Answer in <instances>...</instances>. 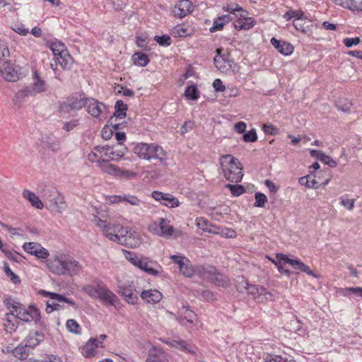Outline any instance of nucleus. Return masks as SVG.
I'll list each match as a JSON object with an SVG mask.
<instances>
[{"label": "nucleus", "mask_w": 362, "mask_h": 362, "mask_svg": "<svg viewBox=\"0 0 362 362\" xmlns=\"http://www.w3.org/2000/svg\"><path fill=\"white\" fill-rule=\"evenodd\" d=\"M47 266L50 272L57 275H78L82 271V266L72 257L64 254L56 255L49 259Z\"/></svg>", "instance_id": "obj_1"}, {"label": "nucleus", "mask_w": 362, "mask_h": 362, "mask_svg": "<svg viewBox=\"0 0 362 362\" xmlns=\"http://www.w3.org/2000/svg\"><path fill=\"white\" fill-rule=\"evenodd\" d=\"M220 165L224 177L231 182H240L243 177V167L238 158L231 154L220 158Z\"/></svg>", "instance_id": "obj_2"}, {"label": "nucleus", "mask_w": 362, "mask_h": 362, "mask_svg": "<svg viewBox=\"0 0 362 362\" xmlns=\"http://www.w3.org/2000/svg\"><path fill=\"white\" fill-rule=\"evenodd\" d=\"M134 152L139 158L148 161L158 160L163 163L167 160V152L155 143H138L134 148Z\"/></svg>", "instance_id": "obj_3"}, {"label": "nucleus", "mask_w": 362, "mask_h": 362, "mask_svg": "<svg viewBox=\"0 0 362 362\" xmlns=\"http://www.w3.org/2000/svg\"><path fill=\"white\" fill-rule=\"evenodd\" d=\"M96 226L98 227L105 236L110 240L117 243L119 235L124 230V226L119 223H112L106 221L101 220L99 217L95 216L93 219Z\"/></svg>", "instance_id": "obj_4"}, {"label": "nucleus", "mask_w": 362, "mask_h": 362, "mask_svg": "<svg viewBox=\"0 0 362 362\" xmlns=\"http://www.w3.org/2000/svg\"><path fill=\"white\" fill-rule=\"evenodd\" d=\"M87 112L99 120L105 119L107 115V107L103 103L93 98H88L86 106Z\"/></svg>", "instance_id": "obj_5"}, {"label": "nucleus", "mask_w": 362, "mask_h": 362, "mask_svg": "<svg viewBox=\"0 0 362 362\" xmlns=\"http://www.w3.org/2000/svg\"><path fill=\"white\" fill-rule=\"evenodd\" d=\"M243 283L247 293L252 296L253 299L257 302L259 303L268 299H272L273 296L272 293L267 291L264 287L250 284L247 280H244Z\"/></svg>", "instance_id": "obj_6"}, {"label": "nucleus", "mask_w": 362, "mask_h": 362, "mask_svg": "<svg viewBox=\"0 0 362 362\" xmlns=\"http://www.w3.org/2000/svg\"><path fill=\"white\" fill-rule=\"evenodd\" d=\"M117 243L131 248H136L141 244L139 234L129 227L124 226V230L119 235Z\"/></svg>", "instance_id": "obj_7"}, {"label": "nucleus", "mask_w": 362, "mask_h": 362, "mask_svg": "<svg viewBox=\"0 0 362 362\" xmlns=\"http://www.w3.org/2000/svg\"><path fill=\"white\" fill-rule=\"evenodd\" d=\"M103 149L101 150L100 160L103 163H109L110 161H117L120 160L125 154L126 148L114 150L112 146H100Z\"/></svg>", "instance_id": "obj_8"}, {"label": "nucleus", "mask_w": 362, "mask_h": 362, "mask_svg": "<svg viewBox=\"0 0 362 362\" xmlns=\"http://www.w3.org/2000/svg\"><path fill=\"white\" fill-rule=\"evenodd\" d=\"M15 315L18 320L26 322L31 321L37 322L40 320V312L37 308L33 306H29L25 309L22 304L20 306V309H18Z\"/></svg>", "instance_id": "obj_9"}, {"label": "nucleus", "mask_w": 362, "mask_h": 362, "mask_svg": "<svg viewBox=\"0 0 362 362\" xmlns=\"http://www.w3.org/2000/svg\"><path fill=\"white\" fill-rule=\"evenodd\" d=\"M136 267L151 276H158L163 272L162 267L148 257H141Z\"/></svg>", "instance_id": "obj_10"}, {"label": "nucleus", "mask_w": 362, "mask_h": 362, "mask_svg": "<svg viewBox=\"0 0 362 362\" xmlns=\"http://www.w3.org/2000/svg\"><path fill=\"white\" fill-rule=\"evenodd\" d=\"M149 229L154 234L160 236L172 235L174 231L173 226L170 224V221L163 218H160L158 223L156 222L152 223L149 226Z\"/></svg>", "instance_id": "obj_11"}, {"label": "nucleus", "mask_w": 362, "mask_h": 362, "mask_svg": "<svg viewBox=\"0 0 362 362\" xmlns=\"http://www.w3.org/2000/svg\"><path fill=\"white\" fill-rule=\"evenodd\" d=\"M54 62L55 64H51L50 66L54 72L55 78L62 81L60 74L57 72V65L59 64L64 69H70L73 64V59L69 52H64V54L57 57Z\"/></svg>", "instance_id": "obj_12"}, {"label": "nucleus", "mask_w": 362, "mask_h": 362, "mask_svg": "<svg viewBox=\"0 0 362 362\" xmlns=\"http://www.w3.org/2000/svg\"><path fill=\"white\" fill-rule=\"evenodd\" d=\"M98 298L105 306H114L117 308L119 304L118 297L112 292L106 286L102 285Z\"/></svg>", "instance_id": "obj_13"}, {"label": "nucleus", "mask_w": 362, "mask_h": 362, "mask_svg": "<svg viewBox=\"0 0 362 362\" xmlns=\"http://www.w3.org/2000/svg\"><path fill=\"white\" fill-rule=\"evenodd\" d=\"M151 196L156 201L169 208H175L180 204V202L175 197L168 193L153 191L151 193Z\"/></svg>", "instance_id": "obj_14"}, {"label": "nucleus", "mask_w": 362, "mask_h": 362, "mask_svg": "<svg viewBox=\"0 0 362 362\" xmlns=\"http://www.w3.org/2000/svg\"><path fill=\"white\" fill-rule=\"evenodd\" d=\"M216 55L214 59L215 66L222 73H227L235 64L233 59L228 55H221V49H216Z\"/></svg>", "instance_id": "obj_15"}, {"label": "nucleus", "mask_w": 362, "mask_h": 362, "mask_svg": "<svg viewBox=\"0 0 362 362\" xmlns=\"http://www.w3.org/2000/svg\"><path fill=\"white\" fill-rule=\"evenodd\" d=\"M23 248L26 252L35 255L39 259H47L49 255L48 250L37 243H25Z\"/></svg>", "instance_id": "obj_16"}, {"label": "nucleus", "mask_w": 362, "mask_h": 362, "mask_svg": "<svg viewBox=\"0 0 362 362\" xmlns=\"http://www.w3.org/2000/svg\"><path fill=\"white\" fill-rule=\"evenodd\" d=\"M248 12L245 10L241 13L235 14L238 20L234 23V28L237 30H249L255 25V21L253 18L247 17Z\"/></svg>", "instance_id": "obj_17"}, {"label": "nucleus", "mask_w": 362, "mask_h": 362, "mask_svg": "<svg viewBox=\"0 0 362 362\" xmlns=\"http://www.w3.org/2000/svg\"><path fill=\"white\" fill-rule=\"evenodd\" d=\"M19 66L6 61L3 64L1 73L4 78L8 81H16L19 79Z\"/></svg>", "instance_id": "obj_18"}, {"label": "nucleus", "mask_w": 362, "mask_h": 362, "mask_svg": "<svg viewBox=\"0 0 362 362\" xmlns=\"http://www.w3.org/2000/svg\"><path fill=\"white\" fill-rule=\"evenodd\" d=\"M176 319L181 325L186 326L187 323L190 325L194 323L197 320V315L189 307L183 305L179 310Z\"/></svg>", "instance_id": "obj_19"}, {"label": "nucleus", "mask_w": 362, "mask_h": 362, "mask_svg": "<svg viewBox=\"0 0 362 362\" xmlns=\"http://www.w3.org/2000/svg\"><path fill=\"white\" fill-rule=\"evenodd\" d=\"M194 6L189 0H181L178 1L173 9L174 15L180 18H182L192 12Z\"/></svg>", "instance_id": "obj_20"}, {"label": "nucleus", "mask_w": 362, "mask_h": 362, "mask_svg": "<svg viewBox=\"0 0 362 362\" xmlns=\"http://www.w3.org/2000/svg\"><path fill=\"white\" fill-rule=\"evenodd\" d=\"M98 347H103L102 341L90 338L82 348L81 354L86 358L92 357L96 354V349Z\"/></svg>", "instance_id": "obj_21"}, {"label": "nucleus", "mask_w": 362, "mask_h": 362, "mask_svg": "<svg viewBox=\"0 0 362 362\" xmlns=\"http://www.w3.org/2000/svg\"><path fill=\"white\" fill-rule=\"evenodd\" d=\"M140 296L144 300L151 304L160 302L163 298V294L156 289L144 290Z\"/></svg>", "instance_id": "obj_22"}, {"label": "nucleus", "mask_w": 362, "mask_h": 362, "mask_svg": "<svg viewBox=\"0 0 362 362\" xmlns=\"http://www.w3.org/2000/svg\"><path fill=\"white\" fill-rule=\"evenodd\" d=\"M271 44L275 47L281 54L287 56L290 55L293 52V46L287 42L279 40L275 37L271 39Z\"/></svg>", "instance_id": "obj_23"}, {"label": "nucleus", "mask_w": 362, "mask_h": 362, "mask_svg": "<svg viewBox=\"0 0 362 362\" xmlns=\"http://www.w3.org/2000/svg\"><path fill=\"white\" fill-rule=\"evenodd\" d=\"M44 340V334L40 332H30L24 340L25 346L30 349L36 347L41 341Z\"/></svg>", "instance_id": "obj_24"}, {"label": "nucleus", "mask_w": 362, "mask_h": 362, "mask_svg": "<svg viewBox=\"0 0 362 362\" xmlns=\"http://www.w3.org/2000/svg\"><path fill=\"white\" fill-rule=\"evenodd\" d=\"M84 93H74L69 96L66 99L71 103V106L76 110H79L86 106V100Z\"/></svg>", "instance_id": "obj_25"}, {"label": "nucleus", "mask_w": 362, "mask_h": 362, "mask_svg": "<svg viewBox=\"0 0 362 362\" xmlns=\"http://www.w3.org/2000/svg\"><path fill=\"white\" fill-rule=\"evenodd\" d=\"M146 362H168V359L162 349L153 346L149 350Z\"/></svg>", "instance_id": "obj_26"}, {"label": "nucleus", "mask_w": 362, "mask_h": 362, "mask_svg": "<svg viewBox=\"0 0 362 362\" xmlns=\"http://www.w3.org/2000/svg\"><path fill=\"white\" fill-rule=\"evenodd\" d=\"M41 293H42L44 296H49L51 300H57L58 302L65 303L68 304L69 305L71 306L72 308H74V310H77L78 308V305L76 303V302L73 299L66 298V296H64L63 295L56 293H51V292H48L46 291H42Z\"/></svg>", "instance_id": "obj_27"}, {"label": "nucleus", "mask_w": 362, "mask_h": 362, "mask_svg": "<svg viewBox=\"0 0 362 362\" xmlns=\"http://www.w3.org/2000/svg\"><path fill=\"white\" fill-rule=\"evenodd\" d=\"M4 320V329L8 333L14 332L18 327L19 321L14 313H6Z\"/></svg>", "instance_id": "obj_28"}, {"label": "nucleus", "mask_w": 362, "mask_h": 362, "mask_svg": "<svg viewBox=\"0 0 362 362\" xmlns=\"http://www.w3.org/2000/svg\"><path fill=\"white\" fill-rule=\"evenodd\" d=\"M232 21V18L229 14L222 15L214 20L212 26L209 28L211 33H215L221 30L223 26Z\"/></svg>", "instance_id": "obj_29"}, {"label": "nucleus", "mask_w": 362, "mask_h": 362, "mask_svg": "<svg viewBox=\"0 0 362 362\" xmlns=\"http://www.w3.org/2000/svg\"><path fill=\"white\" fill-rule=\"evenodd\" d=\"M276 258L279 260H283L284 263H287L291 265L294 269L303 272L305 269L306 264H305L300 259H293L289 258L287 255L283 253H277Z\"/></svg>", "instance_id": "obj_30"}, {"label": "nucleus", "mask_w": 362, "mask_h": 362, "mask_svg": "<svg viewBox=\"0 0 362 362\" xmlns=\"http://www.w3.org/2000/svg\"><path fill=\"white\" fill-rule=\"evenodd\" d=\"M168 344L173 347L177 348L180 350L192 354L193 355L196 354V351L194 348L190 345L187 341H185L182 339H173L168 342Z\"/></svg>", "instance_id": "obj_31"}, {"label": "nucleus", "mask_w": 362, "mask_h": 362, "mask_svg": "<svg viewBox=\"0 0 362 362\" xmlns=\"http://www.w3.org/2000/svg\"><path fill=\"white\" fill-rule=\"evenodd\" d=\"M23 196L30 202L33 206L39 209H42L44 207V204L39 197L28 189H24L23 191Z\"/></svg>", "instance_id": "obj_32"}, {"label": "nucleus", "mask_w": 362, "mask_h": 362, "mask_svg": "<svg viewBox=\"0 0 362 362\" xmlns=\"http://www.w3.org/2000/svg\"><path fill=\"white\" fill-rule=\"evenodd\" d=\"M120 290L121 295L128 303L134 305L137 303L138 297L133 288L122 286L120 287Z\"/></svg>", "instance_id": "obj_33"}, {"label": "nucleus", "mask_w": 362, "mask_h": 362, "mask_svg": "<svg viewBox=\"0 0 362 362\" xmlns=\"http://www.w3.org/2000/svg\"><path fill=\"white\" fill-rule=\"evenodd\" d=\"M210 279L216 286L227 287L229 284L228 278L223 274L214 272L210 275Z\"/></svg>", "instance_id": "obj_34"}, {"label": "nucleus", "mask_w": 362, "mask_h": 362, "mask_svg": "<svg viewBox=\"0 0 362 362\" xmlns=\"http://www.w3.org/2000/svg\"><path fill=\"white\" fill-rule=\"evenodd\" d=\"M132 61L135 65L144 67L149 63V58L146 54L137 52L132 55Z\"/></svg>", "instance_id": "obj_35"}, {"label": "nucleus", "mask_w": 362, "mask_h": 362, "mask_svg": "<svg viewBox=\"0 0 362 362\" xmlns=\"http://www.w3.org/2000/svg\"><path fill=\"white\" fill-rule=\"evenodd\" d=\"M127 105L121 100H117L115 105L114 116L116 118L123 119L127 115Z\"/></svg>", "instance_id": "obj_36"}, {"label": "nucleus", "mask_w": 362, "mask_h": 362, "mask_svg": "<svg viewBox=\"0 0 362 362\" xmlns=\"http://www.w3.org/2000/svg\"><path fill=\"white\" fill-rule=\"evenodd\" d=\"M99 168L100 170L107 174L114 175L115 177L117 176V173L119 172V167L115 165L110 164L109 163H103L100 161Z\"/></svg>", "instance_id": "obj_37"}, {"label": "nucleus", "mask_w": 362, "mask_h": 362, "mask_svg": "<svg viewBox=\"0 0 362 362\" xmlns=\"http://www.w3.org/2000/svg\"><path fill=\"white\" fill-rule=\"evenodd\" d=\"M33 86H32L37 93L44 92L46 90V83L45 81L42 80L37 72L35 71L33 74Z\"/></svg>", "instance_id": "obj_38"}, {"label": "nucleus", "mask_w": 362, "mask_h": 362, "mask_svg": "<svg viewBox=\"0 0 362 362\" xmlns=\"http://www.w3.org/2000/svg\"><path fill=\"white\" fill-rule=\"evenodd\" d=\"M184 95L188 100H196L199 98L198 88L194 84L186 87Z\"/></svg>", "instance_id": "obj_39"}, {"label": "nucleus", "mask_w": 362, "mask_h": 362, "mask_svg": "<svg viewBox=\"0 0 362 362\" xmlns=\"http://www.w3.org/2000/svg\"><path fill=\"white\" fill-rule=\"evenodd\" d=\"M3 303L6 308L10 310L9 313H16L18 309H20L21 303L16 301L11 297L5 298Z\"/></svg>", "instance_id": "obj_40"}, {"label": "nucleus", "mask_w": 362, "mask_h": 362, "mask_svg": "<svg viewBox=\"0 0 362 362\" xmlns=\"http://www.w3.org/2000/svg\"><path fill=\"white\" fill-rule=\"evenodd\" d=\"M103 284H97L95 286L93 285H86L83 287V290L85 293H86L90 297L93 298H98L100 288Z\"/></svg>", "instance_id": "obj_41"}, {"label": "nucleus", "mask_w": 362, "mask_h": 362, "mask_svg": "<svg viewBox=\"0 0 362 362\" xmlns=\"http://www.w3.org/2000/svg\"><path fill=\"white\" fill-rule=\"evenodd\" d=\"M103 148L100 146H95L93 151L88 154V159L91 163H97L98 166L99 167L100 160V154L101 150L103 151Z\"/></svg>", "instance_id": "obj_42"}, {"label": "nucleus", "mask_w": 362, "mask_h": 362, "mask_svg": "<svg viewBox=\"0 0 362 362\" xmlns=\"http://www.w3.org/2000/svg\"><path fill=\"white\" fill-rule=\"evenodd\" d=\"M226 188L230 191L233 197H239L245 193V188L241 185L226 184Z\"/></svg>", "instance_id": "obj_43"}, {"label": "nucleus", "mask_w": 362, "mask_h": 362, "mask_svg": "<svg viewBox=\"0 0 362 362\" xmlns=\"http://www.w3.org/2000/svg\"><path fill=\"white\" fill-rule=\"evenodd\" d=\"M13 352L15 357L23 360L28 356L30 350L24 344V346L20 345L16 346Z\"/></svg>", "instance_id": "obj_44"}, {"label": "nucleus", "mask_w": 362, "mask_h": 362, "mask_svg": "<svg viewBox=\"0 0 362 362\" xmlns=\"http://www.w3.org/2000/svg\"><path fill=\"white\" fill-rule=\"evenodd\" d=\"M173 33L175 37H187L190 35V31L187 27L184 25H177L173 29Z\"/></svg>", "instance_id": "obj_45"}, {"label": "nucleus", "mask_w": 362, "mask_h": 362, "mask_svg": "<svg viewBox=\"0 0 362 362\" xmlns=\"http://www.w3.org/2000/svg\"><path fill=\"white\" fill-rule=\"evenodd\" d=\"M264 362H295L293 360L281 355L268 354L264 358Z\"/></svg>", "instance_id": "obj_46"}, {"label": "nucleus", "mask_w": 362, "mask_h": 362, "mask_svg": "<svg viewBox=\"0 0 362 362\" xmlns=\"http://www.w3.org/2000/svg\"><path fill=\"white\" fill-rule=\"evenodd\" d=\"M71 105V103L67 99L60 104L59 107V111L62 117H67L73 110H76Z\"/></svg>", "instance_id": "obj_47"}, {"label": "nucleus", "mask_w": 362, "mask_h": 362, "mask_svg": "<svg viewBox=\"0 0 362 362\" xmlns=\"http://www.w3.org/2000/svg\"><path fill=\"white\" fill-rule=\"evenodd\" d=\"M299 183L301 185H304L308 188H313V189H317L318 188V183L315 179L310 180V176L307 175L304 177H301L299 179Z\"/></svg>", "instance_id": "obj_48"}, {"label": "nucleus", "mask_w": 362, "mask_h": 362, "mask_svg": "<svg viewBox=\"0 0 362 362\" xmlns=\"http://www.w3.org/2000/svg\"><path fill=\"white\" fill-rule=\"evenodd\" d=\"M4 271L6 276L8 277L13 284H17L21 282L20 277L13 272L6 262L4 263Z\"/></svg>", "instance_id": "obj_49"}, {"label": "nucleus", "mask_w": 362, "mask_h": 362, "mask_svg": "<svg viewBox=\"0 0 362 362\" xmlns=\"http://www.w3.org/2000/svg\"><path fill=\"white\" fill-rule=\"evenodd\" d=\"M66 329L74 334H81V327L79 325V324L73 319L68 320L66 322Z\"/></svg>", "instance_id": "obj_50"}, {"label": "nucleus", "mask_w": 362, "mask_h": 362, "mask_svg": "<svg viewBox=\"0 0 362 362\" xmlns=\"http://www.w3.org/2000/svg\"><path fill=\"white\" fill-rule=\"evenodd\" d=\"M180 272L186 277H192L194 274V269L189 259L180 269Z\"/></svg>", "instance_id": "obj_51"}, {"label": "nucleus", "mask_w": 362, "mask_h": 362, "mask_svg": "<svg viewBox=\"0 0 362 362\" xmlns=\"http://www.w3.org/2000/svg\"><path fill=\"white\" fill-rule=\"evenodd\" d=\"M223 10L230 14H234L235 16V14L241 13L243 11H244V9L240 6L235 3L227 4L223 6Z\"/></svg>", "instance_id": "obj_52"}, {"label": "nucleus", "mask_w": 362, "mask_h": 362, "mask_svg": "<svg viewBox=\"0 0 362 362\" xmlns=\"http://www.w3.org/2000/svg\"><path fill=\"white\" fill-rule=\"evenodd\" d=\"M336 106L341 112H348L351 111L352 103L346 99H340L337 102Z\"/></svg>", "instance_id": "obj_53"}, {"label": "nucleus", "mask_w": 362, "mask_h": 362, "mask_svg": "<svg viewBox=\"0 0 362 362\" xmlns=\"http://www.w3.org/2000/svg\"><path fill=\"white\" fill-rule=\"evenodd\" d=\"M154 40L158 43L159 45L163 47H168L172 43V40L168 35H156Z\"/></svg>", "instance_id": "obj_54"}, {"label": "nucleus", "mask_w": 362, "mask_h": 362, "mask_svg": "<svg viewBox=\"0 0 362 362\" xmlns=\"http://www.w3.org/2000/svg\"><path fill=\"white\" fill-rule=\"evenodd\" d=\"M303 15H304L303 12L300 10H297V11L289 10L286 13H285V14L284 15V18L286 21H290L292 18H293L294 20L295 19H301L302 17L303 16Z\"/></svg>", "instance_id": "obj_55"}, {"label": "nucleus", "mask_w": 362, "mask_h": 362, "mask_svg": "<svg viewBox=\"0 0 362 362\" xmlns=\"http://www.w3.org/2000/svg\"><path fill=\"white\" fill-rule=\"evenodd\" d=\"M345 8L353 11H362V0H349Z\"/></svg>", "instance_id": "obj_56"}, {"label": "nucleus", "mask_w": 362, "mask_h": 362, "mask_svg": "<svg viewBox=\"0 0 362 362\" xmlns=\"http://www.w3.org/2000/svg\"><path fill=\"white\" fill-rule=\"evenodd\" d=\"M339 293L344 296H347L350 293H352L362 298L361 287H348L345 288H341Z\"/></svg>", "instance_id": "obj_57"}, {"label": "nucleus", "mask_w": 362, "mask_h": 362, "mask_svg": "<svg viewBox=\"0 0 362 362\" xmlns=\"http://www.w3.org/2000/svg\"><path fill=\"white\" fill-rule=\"evenodd\" d=\"M255 202L254 206L255 207H264L265 204L267 202V196L261 192H256L255 194Z\"/></svg>", "instance_id": "obj_58"}, {"label": "nucleus", "mask_w": 362, "mask_h": 362, "mask_svg": "<svg viewBox=\"0 0 362 362\" xmlns=\"http://www.w3.org/2000/svg\"><path fill=\"white\" fill-rule=\"evenodd\" d=\"M170 259L173 263L179 266V269L182 268L185 263L189 259L181 254L170 255Z\"/></svg>", "instance_id": "obj_59"}, {"label": "nucleus", "mask_w": 362, "mask_h": 362, "mask_svg": "<svg viewBox=\"0 0 362 362\" xmlns=\"http://www.w3.org/2000/svg\"><path fill=\"white\" fill-rule=\"evenodd\" d=\"M11 28L14 32L23 36L26 35L29 32L28 28H25V25L21 23H13Z\"/></svg>", "instance_id": "obj_60"}, {"label": "nucleus", "mask_w": 362, "mask_h": 362, "mask_svg": "<svg viewBox=\"0 0 362 362\" xmlns=\"http://www.w3.org/2000/svg\"><path fill=\"white\" fill-rule=\"evenodd\" d=\"M2 252L8 259L13 262H20L21 261L22 256L19 253L10 251L7 247Z\"/></svg>", "instance_id": "obj_61"}, {"label": "nucleus", "mask_w": 362, "mask_h": 362, "mask_svg": "<svg viewBox=\"0 0 362 362\" xmlns=\"http://www.w3.org/2000/svg\"><path fill=\"white\" fill-rule=\"evenodd\" d=\"M125 258L131 262L133 265L137 266L138 261H140L141 257H139L136 253L127 250H123Z\"/></svg>", "instance_id": "obj_62"}, {"label": "nucleus", "mask_w": 362, "mask_h": 362, "mask_svg": "<svg viewBox=\"0 0 362 362\" xmlns=\"http://www.w3.org/2000/svg\"><path fill=\"white\" fill-rule=\"evenodd\" d=\"M243 140L245 142H255L257 140V134L255 129H252L247 132H245L243 134Z\"/></svg>", "instance_id": "obj_63"}, {"label": "nucleus", "mask_w": 362, "mask_h": 362, "mask_svg": "<svg viewBox=\"0 0 362 362\" xmlns=\"http://www.w3.org/2000/svg\"><path fill=\"white\" fill-rule=\"evenodd\" d=\"M262 130L266 134L269 135L275 136L279 134V129L272 124H264Z\"/></svg>", "instance_id": "obj_64"}]
</instances>
